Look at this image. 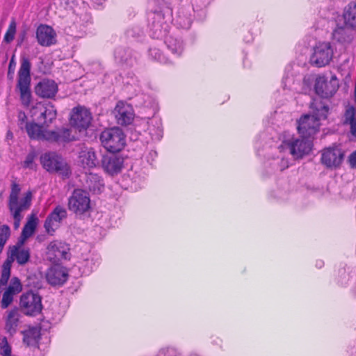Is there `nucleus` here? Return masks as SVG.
I'll return each instance as SVG.
<instances>
[{"instance_id": "obj_32", "label": "nucleus", "mask_w": 356, "mask_h": 356, "mask_svg": "<svg viewBox=\"0 0 356 356\" xmlns=\"http://www.w3.org/2000/svg\"><path fill=\"white\" fill-rule=\"evenodd\" d=\"M20 187L16 183H13L11 186V192L9 196L8 207L9 209H13L18 200V195L20 192Z\"/></svg>"}, {"instance_id": "obj_18", "label": "nucleus", "mask_w": 356, "mask_h": 356, "mask_svg": "<svg viewBox=\"0 0 356 356\" xmlns=\"http://www.w3.org/2000/svg\"><path fill=\"white\" fill-rule=\"evenodd\" d=\"M35 93L43 98H52L58 92L57 84L53 80L43 79L35 88Z\"/></svg>"}, {"instance_id": "obj_21", "label": "nucleus", "mask_w": 356, "mask_h": 356, "mask_svg": "<svg viewBox=\"0 0 356 356\" xmlns=\"http://www.w3.org/2000/svg\"><path fill=\"white\" fill-rule=\"evenodd\" d=\"M30 258V252L29 249L20 248L17 246L10 248L8 257L6 259H12V263L17 260L19 265L26 264Z\"/></svg>"}, {"instance_id": "obj_25", "label": "nucleus", "mask_w": 356, "mask_h": 356, "mask_svg": "<svg viewBox=\"0 0 356 356\" xmlns=\"http://www.w3.org/2000/svg\"><path fill=\"white\" fill-rule=\"evenodd\" d=\"M38 221V219L35 215L33 214L29 217L27 222L22 229V237H23L24 239H26L34 233Z\"/></svg>"}, {"instance_id": "obj_19", "label": "nucleus", "mask_w": 356, "mask_h": 356, "mask_svg": "<svg viewBox=\"0 0 356 356\" xmlns=\"http://www.w3.org/2000/svg\"><path fill=\"white\" fill-rule=\"evenodd\" d=\"M123 161L115 155H104L102 159V165L104 170L111 175L120 172L122 169Z\"/></svg>"}, {"instance_id": "obj_35", "label": "nucleus", "mask_w": 356, "mask_h": 356, "mask_svg": "<svg viewBox=\"0 0 356 356\" xmlns=\"http://www.w3.org/2000/svg\"><path fill=\"white\" fill-rule=\"evenodd\" d=\"M16 33V22L14 19L11 21L8 29L4 35V41L7 43L12 42Z\"/></svg>"}, {"instance_id": "obj_42", "label": "nucleus", "mask_w": 356, "mask_h": 356, "mask_svg": "<svg viewBox=\"0 0 356 356\" xmlns=\"http://www.w3.org/2000/svg\"><path fill=\"white\" fill-rule=\"evenodd\" d=\"M150 55L154 57L155 59L159 60L160 62L163 61V58L162 56L161 52L157 49H150L149 50Z\"/></svg>"}, {"instance_id": "obj_24", "label": "nucleus", "mask_w": 356, "mask_h": 356, "mask_svg": "<svg viewBox=\"0 0 356 356\" xmlns=\"http://www.w3.org/2000/svg\"><path fill=\"white\" fill-rule=\"evenodd\" d=\"M332 38L339 42H349L352 40L350 31L344 26L335 29L332 33Z\"/></svg>"}, {"instance_id": "obj_31", "label": "nucleus", "mask_w": 356, "mask_h": 356, "mask_svg": "<svg viewBox=\"0 0 356 356\" xmlns=\"http://www.w3.org/2000/svg\"><path fill=\"white\" fill-rule=\"evenodd\" d=\"M32 199V193L31 191H28L25 196L22 199L20 202H18V200H17V204H15V208L13 210L19 211V212H22L24 210H26L29 209V207L31 205Z\"/></svg>"}, {"instance_id": "obj_10", "label": "nucleus", "mask_w": 356, "mask_h": 356, "mask_svg": "<svg viewBox=\"0 0 356 356\" xmlns=\"http://www.w3.org/2000/svg\"><path fill=\"white\" fill-rule=\"evenodd\" d=\"M92 117L89 109L82 106L72 108L70 115L71 125L79 131L86 130L91 124Z\"/></svg>"}, {"instance_id": "obj_9", "label": "nucleus", "mask_w": 356, "mask_h": 356, "mask_svg": "<svg viewBox=\"0 0 356 356\" xmlns=\"http://www.w3.org/2000/svg\"><path fill=\"white\" fill-rule=\"evenodd\" d=\"M41 300V297L32 291L22 294L19 302L22 312L27 316L38 315L42 309Z\"/></svg>"}, {"instance_id": "obj_46", "label": "nucleus", "mask_w": 356, "mask_h": 356, "mask_svg": "<svg viewBox=\"0 0 356 356\" xmlns=\"http://www.w3.org/2000/svg\"><path fill=\"white\" fill-rule=\"evenodd\" d=\"M166 351H168V350L162 349V350H160V353L165 354Z\"/></svg>"}, {"instance_id": "obj_11", "label": "nucleus", "mask_w": 356, "mask_h": 356, "mask_svg": "<svg viewBox=\"0 0 356 356\" xmlns=\"http://www.w3.org/2000/svg\"><path fill=\"white\" fill-rule=\"evenodd\" d=\"M339 81L335 75L331 76L330 80L325 76H318L315 81V91L318 95L323 98H328L334 95L339 88Z\"/></svg>"}, {"instance_id": "obj_7", "label": "nucleus", "mask_w": 356, "mask_h": 356, "mask_svg": "<svg viewBox=\"0 0 356 356\" xmlns=\"http://www.w3.org/2000/svg\"><path fill=\"white\" fill-rule=\"evenodd\" d=\"M333 56L334 49L330 42H320L314 47L310 61L313 65L324 67L330 63Z\"/></svg>"}, {"instance_id": "obj_14", "label": "nucleus", "mask_w": 356, "mask_h": 356, "mask_svg": "<svg viewBox=\"0 0 356 356\" xmlns=\"http://www.w3.org/2000/svg\"><path fill=\"white\" fill-rule=\"evenodd\" d=\"M47 249L48 259L53 262L69 258L70 248L64 242L54 241L48 245Z\"/></svg>"}, {"instance_id": "obj_8", "label": "nucleus", "mask_w": 356, "mask_h": 356, "mask_svg": "<svg viewBox=\"0 0 356 356\" xmlns=\"http://www.w3.org/2000/svg\"><path fill=\"white\" fill-rule=\"evenodd\" d=\"M283 145L289 149L290 154L295 159H301L309 154L312 149L311 138H291L283 142Z\"/></svg>"}, {"instance_id": "obj_6", "label": "nucleus", "mask_w": 356, "mask_h": 356, "mask_svg": "<svg viewBox=\"0 0 356 356\" xmlns=\"http://www.w3.org/2000/svg\"><path fill=\"white\" fill-rule=\"evenodd\" d=\"M40 163L42 167L49 172H56L65 177H69L71 173L65 160L56 152H49L42 154Z\"/></svg>"}, {"instance_id": "obj_41", "label": "nucleus", "mask_w": 356, "mask_h": 356, "mask_svg": "<svg viewBox=\"0 0 356 356\" xmlns=\"http://www.w3.org/2000/svg\"><path fill=\"white\" fill-rule=\"evenodd\" d=\"M15 67H16V62L15 60V56L13 55L10 60L9 66H8V77L10 79H13V74L15 72Z\"/></svg>"}, {"instance_id": "obj_17", "label": "nucleus", "mask_w": 356, "mask_h": 356, "mask_svg": "<svg viewBox=\"0 0 356 356\" xmlns=\"http://www.w3.org/2000/svg\"><path fill=\"white\" fill-rule=\"evenodd\" d=\"M67 277L68 273L66 268L58 265L49 268L46 274L47 282L54 286L63 284Z\"/></svg>"}, {"instance_id": "obj_40", "label": "nucleus", "mask_w": 356, "mask_h": 356, "mask_svg": "<svg viewBox=\"0 0 356 356\" xmlns=\"http://www.w3.org/2000/svg\"><path fill=\"white\" fill-rule=\"evenodd\" d=\"M12 213L13 217L14 218V227L15 229H17L19 227L20 221L22 218V216H21V212L16 210H10Z\"/></svg>"}, {"instance_id": "obj_20", "label": "nucleus", "mask_w": 356, "mask_h": 356, "mask_svg": "<svg viewBox=\"0 0 356 356\" xmlns=\"http://www.w3.org/2000/svg\"><path fill=\"white\" fill-rule=\"evenodd\" d=\"M20 314L17 308L7 312L5 320V329L11 335L15 334L19 322Z\"/></svg>"}, {"instance_id": "obj_2", "label": "nucleus", "mask_w": 356, "mask_h": 356, "mask_svg": "<svg viewBox=\"0 0 356 356\" xmlns=\"http://www.w3.org/2000/svg\"><path fill=\"white\" fill-rule=\"evenodd\" d=\"M26 130L31 139L47 140L49 142H68L72 140L70 131L66 128L57 131L47 130L43 125L37 123H26Z\"/></svg>"}, {"instance_id": "obj_16", "label": "nucleus", "mask_w": 356, "mask_h": 356, "mask_svg": "<svg viewBox=\"0 0 356 356\" xmlns=\"http://www.w3.org/2000/svg\"><path fill=\"white\" fill-rule=\"evenodd\" d=\"M56 33L49 26L40 25L36 31V38L38 43L44 47H49L56 43Z\"/></svg>"}, {"instance_id": "obj_4", "label": "nucleus", "mask_w": 356, "mask_h": 356, "mask_svg": "<svg viewBox=\"0 0 356 356\" xmlns=\"http://www.w3.org/2000/svg\"><path fill=\"white\" fill-rule=\"evenodd\" d=\"M67 207L79 218L88 216L92 211L90 198L88 193L82 189L74 190L68 198Z\"/></svg>"}, {"instance_id": "obj_39", "label": "nucleus", "mask_w": 356, "mask_h": 356, "mask_svg": "<svg viewBox=\"0 0 356 356\" xmlns=\"http://www.w3.org/2000/svg\"><path fill=\"white\" fill-rule=\"evenodd\" d=\"M129 56V54L127 50L123 49H119L115 52V57L118 59L120 62H126Z\"/></svg>"}, {"instance_id": "obj_36", "label": "nucleus", "mask_w": 356, "mask_h": 356, "mask_svg": "<svg viewBox=\"0 0 356 356\" xmlns=\"http://www.w3.org/2000/svg\"><path fill=\"white\" fill-rule=\"evenodd\" d=\"M35 158V153L34 152H29L23 163V168L33 169L34 167L33 161Z\"/></svg>"}, {"instance_id": "obj_5", "label": "nucleus", "mask_w": 356, "mask_h": 356, "mask_svg": "<svg viewBox=\"0 0 356 356\" xmlns=\"http://www.w3.org/2000/svg\"><path fill=\"white\" fill-rule=\"evenodd\" d=\"M103 147L110 152H118L125 146V135L118 127L105 129L100 135Z\"/></svg>"}, {"instance_id": "obj_12", "label": "nucleus", "mask_w": 356, "mask_h": 356, "mask_svg": "<svg viewBox=\"0 0 356 356\" xmlns=\"http://www.w3.org/2000/svg\"><path fill=\"white\" fill-rule=\"evenodd\" d=\"M344 153L338 147L325 148L322 152L321 162L327 168H336L342 163Z\"/></svg>"}, {"instance_id": "obj_3", "label": "nucleus", "mask_w": 356, "mask_h": 356, "mask_svg": "<svg viewBox=\"0 0 356 356\" xmlns=\"http://www.w3.org/2000/svg\"><path fill=\"white\" fill-rule=\"evenodd\" d=\"M31 63L26 58H23L18 72L17 88L20 93V100L23 106L28 107L31 102Z\"/></svg>"}, {"instance_id": "obj_44", "label": "nucleus", "mask_w": 356, "mask_h": 356, "mask_svg": "<svg viewBox=\"0 0 356 356\" xmlns=\"http://www.w3.org/2000/svg\"><path fill=\"white\" fill-rule=\"evenodd\" d=\"M19 118L22 119V120H24L25 118H26V116L24 113H22L19 114Z\"/></svg>"}, {"instance_id": "obj_13", "label": "nucleus", "mask_w": 356, "mask_h": 356, "mask_svg": "<svg viewBox=\"0 0 356 356\" xmlns=\"http://www.w3.org/2000/svg\"><path fill=\"white\" fill-rule=\"evenodd\" d=\"M67 216V210L62 206L58 205L49 214L44 224L46 232L52 234L60 226L62 220Z\"/></svg>"}, {"instance_id": "obj_34", "label": "nucleus", "mask_w": 356, "mask_h": 356, "mask_svg": "<svg viewBox=\"0 0 356 356\" xmlns=\"http://www.w3.org/2000/svg\"><path fill=\"white\" fill-rule=\"evenodd\" d=\"M0 355L1 356H13L12 347L6 337L0 339Z\"/></svg>"}, {"instance_id": "obj_26", "label": "nucleus", "mask_w": 356, "mask_h": 356, "mask_svg": "<svg viewBox=\"0 0 356 356\" xmlns=\"http://www.w3.org/2000/svg\"><path fill=\"white\" fill-rule=\"evenodd\" d=\"M81 162L85 168H93L96 165V156L93 151L82 152L80 155Z\"/></svg>"}, {"instance_id": "obj_1", "label": "nucleus", "mask_w": 356, "mask_h": 356, "mask_svg": "<svg viewBox=\"0 0 356 356\" xmlns=\"http://www.w3.org/2000/svg\"><path fill=\"white\" fill-rule=\"evenodd\" d=\"M310 109L312 114L303 115L298 122L300 137L311 138L318 131L320 121L327 118L328 107L321 99H314Z\"/></svg>"}, {"instance_id": "obj_15", "label": "nucleus", "mask_w": 356, "mask_h": 356, "mask_svg": "<svg viewBox=\"0 0 356 356\" xmlns=\"http://www.w3.org/2000/svg\"><path fill=\"white\" fill-rule=\"evenodd\" d=\"M113 113L118 124L122 126L128 125L134 120V113L131 106L124 102H118Z\"/></svg>"}, {"instance_id": "obj_22", "label": "nucleus", "mask_w": 356, "mask_h": 356, "mask_svg": "<svg viewBox=\"0 0 356 356\" xmlns=\"http://www.w3.org/2000/svg\"><path fill=\"white\" fill-rule=\"evenodd\" d=\"M86 187L94 193H100L104 187L103 179L97 174L86 175Z\"/></svg>"}, {"instance_id": "obj_47", "label": "nucleus", "mask_w": 356, "mask_h": 356, "mask_svg": "<svg viewBox=\"0 0 356 356\" xmlns=\"http://www.w3.org/2000/svg\"><path fill=\"white\" fill-rule=\"evenodd\" d=\"M322 264H323V262H322V261H320V262L318 263V265L320 266V267L322 266Z\"/></svg>"}, {"instance_id": "obj_43", "label": "nucleus", "mask_w": 356, "mask_h": 356, "mask_svg": "<svg viewBox=\"0 0 356 356\" xmlns=\"http://www.w3.org/2000/svg\"><path fill=\"white\" fill-rule=\"evenodd\" d=\"M349 163L352 168H356V150L350 155Z\"/></svg>"}, {"instance_id": "obj_27", "label": "nucleus", "mask_w": 356, "mask_h": 356, "mask_svg": "<svg viewBox=\"0 0 356 356\" xmlns=\"http://www.w3.org/2000/svg\"><path fill=\"white\" fill-rule=\"evenodd\" d=\"M168 48L177 55L181 54L183 50L182 42L172 36H168L165 39Z\"/></svg>"}, {"instance_id": "obj_28", "label": "nucleus", "mask_w": 356, "mask_h": 356, "mask_svg": "<svg viewBox=\"0 0 356 356\" xmlns=\"http://www.w3.org/2000/svg\"><path fill=\"white\" fill-rule=\"evenodd\" d=\"M344 118V123L349 124L350 125L352 134L356 136V118H355V108L353 107L347 108Z\"/></svg>"}, {"instance_id": "obj_23", "label": "nucleus", "mask_w": 356, "mask_h": 356, "mask_svg": "<svg viewBox=\"0 0 356 356\" xmlns=\"http://www.w3.org/2000/svg\"><path fill=\"white\" fill-rule=\"evenodd\" d=\"M343 19L346 25L356 29V3H350L346 7L343 12Z\"/></svg>"}, {"instance_id": "obj_33", "label": "nucleus", "mask_w": 356, "mask_h": 356, "mask_svg": "<svg viewBox=\"0 0 356 356\" xmlns=\"http://www.w3.org/2000/svg\"><path fill=\"white\" fill-rule=\"evenodd\" d=\"M22 289L20 280L17 277H13L11 279L9 286L6 289V291L13 296L19 293Z\"/></svg>"}, {"instance_id": "obj_45", "label": "nucleus", "mask_w": 356, "mask_h": 356, "mask_svg": "<svg viewBox=\"0 0 356 356\" xmlns=\"http://www.w3.org/2000/svg\"><path fill=\"white\" fill-rule=\"evenodd\" d=\"M6 243L0 242V254L1 253Z\"/></svg>"}, {"instance_id": "obj_38", "label": "nucleus", "mask_w": 356, "mask_h": 356, "mask_svg": "<svg viewBox=\"0 0 356 356\" xmlns=\"http://www.w3.org/2000/svg\"><path fill=\"white\" fill-rule=\"evenodd\" d=\"M10 235V227L6 225H3L0 228V242L6 243V241L8 239Z\"/></svg>"}, {"instance_id": "obj_37", "label": "nucleus", "mask_w": 356, "mask_h": 356, "mask_svg": "<svg viewBox=\"0 0 356 356\" xmlns=\"http://www.w3.org/2000/svg\"><path fill=\"white\" fill-rule=\"evenodd\" d=\"M14 296L5 291L3 294L2 300L1 302V307L3 309L7 308L13 301Z\"/></svg>"}, {"instance_id": "obj_29", "label": "nucleus", "mask_w": 356, "mask_h": 356, "mask_svg": "<svg viewBox=\"0 0 356 356\" xmlns=\"http://www.w3.org/2000/svg\"><path fill=\"white\" fill-rule=\"evenodd\" d=\"M12 259H6L2 266L1 276L0 278V286H6L10 276V268Z\"/></svg>"}, {"instance_id": "obj_30", "label": "nucleus", "mask_w": 356, "mask_h": 356, "mask_svg": "<svg viewBox=\"0 0 356 356\" xmlns=\"http://www.w3.org/2000/svg\"><path fill=\"white\" fill-rule=\"evenodd\" d=\"M56 118V111L52 105L46 106L41 112L40 120H44L45 123H51Z\"/></svg>"}]
</instances>
